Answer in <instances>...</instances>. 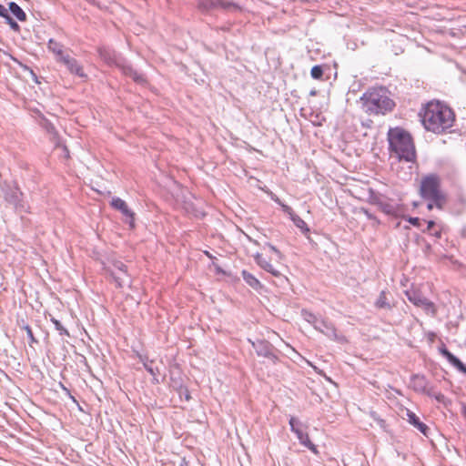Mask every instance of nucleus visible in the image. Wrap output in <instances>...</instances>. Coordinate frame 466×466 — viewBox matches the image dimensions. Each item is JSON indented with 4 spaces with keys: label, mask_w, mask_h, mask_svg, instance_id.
<instances>
[{
    "label": "nucleus",
    "mask_w": 466,
    "mask_h": 466,
    "mask_svg": "<svg viewBox=\"0 0 466 466\" xmlns=\"http://www.w3.org/2000/svg\"><path fill=\"white\" fill-rule=\"evenodd\" d=\"M454 119L452 110L439 101L429 102L421 115V122L424 127L437 134L451 128Z\"/></svg>",
    "instance_id": "f257e3e1"
},
{
    "label": "nucleus",
    "mask_w": 466,
    "mask_h": 466,
    "mask_svg": "<svg viewBox=\"0 0 466 466\" xmlns=\"http://www.w3.org/2000/svg\"><path fill=\"white\" fill-rule=\"evenodd\" d=\"M388 140L391 154L407 162L414 161L416 157L415 147L410 135L400 127L390 128L388 132Z\"/></svg>",
    "instance_id": "f03ea898"
},
{
    "label": "nucleus",
    "mask_w": 466,
    "mask_h": 466,
    "mask_svg": "<svg viewBox=\"0 0 466 466\" xmlns=\"http://www.w3.org/2000/svg\"><path fill=\"white\" fill-rule=\"evenodd\" d=\"M363 110L369 115L386 114L393 109L395 104L384 87H373L360 97Z\"/></svg>",
    "instance_id": "7ed1b4c3"
},
{
    "label": "nucleus",
    "mask_w": 466,
    "mask_h": 466,
    "mask_svg": "<svg viewBox=\"0 0 466 466\" xmlns=\"http://www.w3.org/2000/svg\"><path fill=\"white\" fill-rule=\"evenodd\" d=\"M420 194L425 200L434 202L437 208H443L445 196L441 190V181L437 175L431 174L421 179Z\"/></svg>",
    "instance_id": "20e7f679"
},
{
    "label": "nucleus",
    "mask_w": 466,
    "mask_h": 466,
    "mask_svg": "<svg viewBox=\"0 0 466 466\" xmlns=\"http://www.w3.org/2000/svg\"><path fill=\"white\" fill-rule=\"evenodd\" d=\"M5 200L11 205L16 212H27L28 206L23 199V193L16 185L4 183L2 186Z\"/></svg>",
    "instance_id": "39448f33"
},
{
    "label": "nucleus",
    "mask_w": 466,
    "mask_h": 466,
    "mask_svg": "<svg viewBox=\"0 0 466 466\" xmlns=\"http://www.w3.org/2000/svg\"><path fill=\"white\" fill-rule=\"evenodd\" d=\"M410 302L413 305L423 309L427 313L435 314L436 309L434 304L416 289H410L405 292Z\"/></svg>",
    "instance_id": "423d86ee"
},
{
    "label": "nucleus",
    "mask_w": 466,
    "mask_h": 466,
    "mask_svg": "<svg viewBox=\"0 0 466 466\" xmlns=\"http://www.w3.org/2000/svg\"><path fill=\"white\" fill-rule=\"evenodd\" d=\"M106 270L110 273L118 288L129 285L130 280L127 273V266L123 262L114 261L112 268Z\"/></svg>",
    "instance_id": "0eeeda50"
},
{
    "label": "nucleus",
    "mask_w": 466,
    "mask_h": 466,
    "mask_svg": "<svg viewBox=\"0 0 466 466\" xmlns=\"http://www.w3.org/2000/svg\"><path fill=\"white\" fill-rule=\"evenodd\" d=\"M370 202L377 206L386 215L398 216L400 208V206L382 196L372 195Z\"/></svg>",
    "instance_id": "6e6552de"
},
{
    "label": "nucleus",
    "mask_w": 466,
    "mask_h": 466,
    "mask_svg": "<svg viewBox=\"0 0 466 466\" xmlns=\"http://www.w3.org/2000/svg\"><path fill=\"white\" fill-rule=\"evenodd\" d=\"M248 341L251 343L258 356L264 357L273 363L278 360V357L274 352V347L269 342L263 339H258L256 341L248 339Z\"/></svg>",
    "instance_id": "1a4fd4ad"
},
{
    "label": "nucleus",
    "mask_w": 466,
    "mask_h": 466,
    "mask_svg": "<svg viewBox=\"0 0 466 466\" xmlns=\"http://www.w3.org/2000/svg\"><path fill=\"white\" fill-rule=\"evenodd\" d=\"M315 329L323 333L326 337L332 340L338 341L339 343L346 342L345 337L343 335L338 334L334 325L326 319H321Z\"/></svg>",
    "instance_id": "9d476101"
},
{
    "label": "nucleus",
    "mask_w": 466,
    "mask_h": 466,
    "mask_svg": "<svg viewBox=\"0 0 466 466\" xmlns=\"http://www.w3.org/2000/svg\"><path fill=\"white\" fill-rule=\"evenodd\" d=\"M111 206L120 211L127 218L126 222L133 228L135 227V213L128 208L127 204L120 198H113Z\"/></svg>",
    "instance_id": "9b49d317"
},
{
    "label": "nucleus",
    "mask_w": 466,
    "mask_h": 466,
    "mask_svg": "<svg viewBox=\"0 0 466 466\" xmlns=\"http://www.w3.org/2000/svg\"><path fill=\"white\" fill-rule=\"evenodd\" d=\"M63 63L67 70L79 77H86V75L84 72L83 67L79 65L77 60L72 56H70L68 54L66 56L62 57V60L60 61Z\"/></svg>",
    "instance_id": "f8f14e48"
},
{
    "label": "nucleus",
    "mask_w": 466,
    "mask_h": 466,
    "mask_svg": "<svg viewBox=\"0 0 466 466\" xmlns=\"http://www.w3.org/2000/svg\"><path fill=\"white\" fill-rule=\"evenodd\" d=\"M405 414L407 417V421L414 428H416L423 435L427 436L429 431L428 426L422 421H420V418L409 409L405 410Z\"/></svg>",
    "instance_id": "ddd939ff"
},
{
    "label": "nucleus",
    "mask_w": 466,
    "mask_h": 466,
    "mask_svg": "<svg viewBox=\"0 0 466 466\" xmlns=\"http://www.w3.org/2000/svg\"><path fill=\"white\" fill-rule=\"evenodd\" d=\"M283 212L289 216L294 225L299 228L303 233H309V228L307 223L297 214L294 213L293 209L289 206H283Z\"/></svg>",
    "instance_id": "4468645a"
},
{
    "label": "nucleus",
    "mask_w": 466,
    "mask_h": 466,
    "mask_svg": "<svg viewBox=\"0 0 466 466\" xmlns=\"http://www.w3.org/2000/svg\"><path fill=\"white\" fill-rule=\"evenodd\" d=\"M256 263L265 271L270 273L275 277L280 276V272L274 268V266L266 259L261 254L258 253L254 257Z\"/></svg>",
    "instance_id": "2eb2a0df"
},
{
    "label": "nucleus",
    "mask_w": 466,
    "mask_h": 466,
    "mask_svg": "<svg viewBox=\"0 0 466 466\" xmlns=\"http://www.w3.org/2000/svg\"><path fill=\"white\" fill-rule=\"evenodd\" d=\"M121 70L124 75L130 76L136 83L141 84V85L146 83V78H145L144 75H142V74L138 73L137 71H136L135 69H133L131 66L122 65Z\"/></svg>",
    "instance_id": "dca6fc26"
},
{
    "label": "nucleus",
    "mask_w": 466,
    "mask_h": 466,
    "mask_svg": "<svg viewBox=\"0 0 466 466\" xmlns=\"http://www.w3.org/2000/svg\"><path fill=\"white\" fill-rule=\"evenodd\" d=\"M100 57L105 60L107 64L112 65L115 64L117 66L121 67V64L117 61L116 56L115 52L107 49V48H100L99 49Z\"/></svg>",
    "instance_id": "f3484780"
},
{
    "label": "nucleus",
    "mask_w": 466,
    "mask_h": 466,
    "mask_svg": "<svg viewBox=\"0 0 466 466\" xmlns=\"http://www.w3.org/2000/svg\"><path fill=\"white\" fill-rule=\"evenodd\" d=\"M48 49L53 52L56 56V59L60 62L63 56H66L67 54H65L63 51V46L54 39H50L48 42Z\"/></svg>",
    "instance_id": "a211bd4d"
},
{
    "label": "nucleus",
    "mask_w": 466,
    "mask_h": 466,
    "mask_svg": "<svg viewBox=\"0 0 466 466\" xmlns=\"http://www.w3.org/2000/svg\"><path fill=\"white\" fill-rule=\"evenodd\" d=\"M241 275L245 282L251 288L258 289L261 287L259 280L247 270H242Z\"/></svg>",
    "instance_id": "6ab92c4d"
},
{
    "label": "nucleus",
    "mask_w": 466,
    "mask_h": 466,
    "mask_svg": "<svg viewBox=\"0 0 466 466\" xmlns=\"http://www.w3.org/2000/svg\"><path fill=\"white\" fill-rule=\"evenodd\" d=\"M440 352L443 357L446 358V360L450 362V364H451L454 368L457 369L459 367V365L461 363V361L456 356H454L451 352H450L447 348H445V347L440 348Z\"/></svg>",
    "instance_id": "aec40b11"
},
{
    "label": "nucleus",
    "mask_w": 466,
    "mask_h": 466,
    "mask_svg": "<svg viewBox=\"0 0 466 466\" xmlns=\"http://www.w3.org/2000/svg\"><path fill=\"white\" fill-rule=\"evenodd\" d=\"M9 10L19 21H25L26 19L25 13L15 2L9 4Z\"/></svg>",
    "instance_id": "412c9836"
},
{
    "label": "nucleus",
    "mask_w": 466,
    "mask_h": 466,
    "mask_svg": "<svg viewBox=\"0 0 466 466\" xmlns=\"http://www.w3.org/2000/svg\"><path fill=\"white\" fill-rule=\"evenodd\" d=\"M375 307L377 309H390V304L388 301L386 291L382 290L380 293L379 298L375 301Z\"/></svg>",
    "instance_id": "4be33fe9"
},
{
    "label": "nucleus",
    "mask_w": 466,
    "mask_h": 466,
    "mask_svg": "<svg viewBox=\"0 0 466 466\" xmlns=\"http://www.w3.org/2000/svg\"><path fill=\"white\" fill-rule=\"evenodd\" d=\"M289 425L291 431H293L299 440V438L305 433L301 429V422L296 418L291 417L289 419Z\"/></svg>",
    "instance_id": "5701e85b"
},
{
    "label": "nucleus",
    "mask_w": 466,
    "mask_h": 466,
    "mask_svg": "<svg viewBox=\"0 0 466 466\" xmlns=\"http://www.w3.org/2000/svg\"><path fill=\"white\" fill-rule=\"evenodd\" d=\"M301 316L307 322L311 324L314 327V329L318 326V324L319 323V320L321 319H319L317 316H315L313 313H311L306 309H303L301 311Z\"/></svg>",
    "instance_id": "b1692460"
},
{
    "label": "nucleus",
    "mask_w": 466,
    "mask_h": 466,
    "mask_svg": "<svg viewBox=\"0 0 466 466\" xmlns=\"http://www.w3.org/2000/svg\"><path fill=\"white\" fill-rule=\"evenodd\" d=\"M142 361H143V366L144 368L147 370V371L148 373H150L153 378H154V380L156 381H158V380L157 379V376L159 374V370L158 369H155L153 366H152V363H153V360H148L147 359H142Z\"/></svg>",
    "instance_id": "393cba45"
},
{
    "label": "nucleus",
    "mask_w": 466,
    "mask_h": 466,
    "mask_svg": "<svg viewBox=\"0 0 466 466\" xmlns=\"http://www.w3.org/2000/svg\"><path fill=\"white\" fill-rule=\"evenodd\" d=\"M299 442L300 444H302L303 446L307 447L308 449H309L310 451H312L313 452H317L316 451V446L310 441L309 440V437L308 435V433H304L300 438H299Z\"/></svg>",
    "instance_id": "a878e982"
},
{
    "label": "nucleus",
    "mask_w": 466,
    "mask_h": 466,
    "mask_svg": "<svg viewBox=\"0 0 466 466\" xmlns=\"http://www.w3.org/2000/svg\"><path fill=\"white\" fill-rule=\"evenodd\" d=\"M51 321L54 324L56 329L59 332L60 336H69L67 329L61 324L59 320H57L55 318H52Z\"/></svg>",
    "instance_id": "bb28decb"
},
{
    "label": "nucleus",
    "mask_w": 466,
    "mask_h": 466,
    "mask_svg": "<svg viewBox=\"0 0 466 466\" xmlns=\"http://www.w3.org/2000/svg\"><path fill=\"white\" fill-rule=\"evenodd\" d=\"M216 5L220 6L224 9H238V5L228 0H217Z\"/></svg>",
    "instance_id": "cd10ccee"
},
{
    "label": "nucleus",
    "mask_w": 466,
    "mask_h": 466,
    "mask_svg": "<svg viewBox=\"0 0 466 466\" xmlns=\"http://www.w3.org/2000/svg\"><path fill=\"white\" fill-rule=\"evenodd\" d=\"M413 380V382H414V389L416 390H424L425 389V380L423 377H420V376H413L412 378Z\"/></svg>",
    "instance_id": "c85d7f7f"
},
{
    "label": "nucleus",
    "mask_w": 466,
    "mask_h": 466,
    "mask_svg": "<svg viewBox=\"0 0 466 466\" xmlns=\"http://www.w3.org/2000/svg\"><path fill=\"white\" fill-rule=\"evenodd\" d=\"M310 75L314 79H320L323 75V68L321 66H314L311 68Z\"/></svg>",
    "instance_id": "c756f323"
},
{
    "label": "nucleus",
    "mask_w": 466,
    "mask_h": 466,
    "mask_svg": "<svg viewBox=\"0 0 466 466\" xmlns=\"http://www.w3.org/2000/svg\"><path fill=\"white\" fill-rule=\"evenodd\" d=\"M6 20L13 29H15V30L19 29L18 24L15 21H14L9 15L6 17Z\"/></svg>",
    "instance_id": "7c9ffc66"
},
{
    "label": "nucleus",
    "mask_w": 466,
    "mask_h": 466,
    "mask_svg": "<svg viewBox=\"0 0 466 466\" xmlns=\"http://www.w3.org/2000/svg\"><path fill=\"white\" fill-rule=\"evenodd\" d=\"M267 246L268 247V248L274 252L279 258H281V253L280 251L273 245L269 244V243H267Z\"/></svg>",
    "instance_id": "2f4dec72"
},
{
    "label": "nucleus",
    "mask_w": 466,
    "mask_h": 466,
    "mask_svg": "<svg viewBox=\"0 0 466 466\" xmlns=\"http://www.w3.org/2000/svg\"><path fill=\"white\" fill-rule=\"evenodd\" d=\"M0 16L6 18L8 16L7 9L0 4Z\"/></svg>",
    "instance_id": "473e14b6"
},
{
    "label": "nucleus",
    "mask_w": 466,
    "mask_h": 466,
    "mask_svg": "<svg viewBox=\"0 0 466 466\" xmlns=\"http://www.w3.org/2000/svg\"><path fill=\"white\" fill-rule=\"evenodd\" d=\"M408 221L415 227H418L420 225V219L418 218L410 217L408 218Z\"/></svg>",
    "instance_id": "72a5a7b5"
},
{
    "label": "nucleus",
    "mask_w": 466,
    "mask_h": 466,
    "mask_svg": "<svg viewBox=\"0 0 466 466\" xmlns=\"http://www.w3.org/2000/svg\"><path fill=\"white\" fill-rule=\"evenodd\" d=\"M271 199L276 202L278 205H279L281 207V208L283 209V206H287L286 204H284L276 195H272L271 196Z\"/></svg>",
    "instance_id": "f704fd0d"
},
{
    "label": "nucleus",
    "mask_w": 466,
    "mask_h": 466,
    "mask_svg": "<svg viewBox=\"0 0 466 466\" xmlns=\"http://www.w3.org/2000/svg\"><path fill=\"white\" fill-rule=\"evenodd\" d=\"M45 127H46V129L49 133H52V132H54V131H55V127H54V126H53L50 122H48V121H46V123H45Z\"/></svg>",
    "instance_id": "c9c22d12"
},
{
    "label": "nucleus",
    "mask_w": 466,
    "mask_h": 466,
    "mask_svg": "<svg viewBox=\"0 0 466 466\" xmlns=\"http://www.w3.org/2000/svg\"><path fill=\"white\" fill-rule=\"evenodd\" d=\"M363 213L366 215V217L369 219H374V220L376 219V217L374 215H372L370 212H369L367 209H364Z\"/></svg>",
    "instance_id": "e433bc0d"
},
{
    "label": "nucleus",
    "mask_w": 466,
    "mask_h": 466,
    "mask_svg": "<svg viewBox=\"0 0 466 466\" xmlns=\"http://www.w3.org/2000/svg\"><path fill=\"white\" fill-rule=\"evenodd\" d=\"M457 370L461 372V373H464L466 375V366L461 362L459 367L457 368Z\"/></svg>",
    "instance_id": "4c0bfd02"
},
{
    "label": "nucleus",
    "mask_w": 466,
    "mask_h": 466,
    "mask_svg": "<svg viewBox=\"0 0 466 466\" xmlns=\"http://www.w3.org/2000/svg\"><path fill=\"white\" fill-rule=\"evenodd\" d=\"M434 397L440 402H442L444 400V399H445L444 395L441 394V393H438Z\"/></svg>",
    "instance_id": "58836bf2"
},
{
    "label": "nucleus",
    "mask_w": 466,
    "mask_h": 466,
    "mask_svg": "<svg viewBox=\"0 0 466 466\" xmlns=\"http://www.w3.org/2000/svg\"><path fill=\"white\" fill-rule=\"evenodd\" d=\"M26 332H27L28 337H29L32 340H34L33 332H32L31 329H30L28 326L26 327Z\"/></svg>",
    "instance_id": "ea45409f"
},
{
    "label": "nucleus",
    "mask_w": 466,
    "mask_h": 466,
    "mask_svg": "<svg viewBox=\"0 0 466 466\" xmlns=\"http://www.w3.org/2000/svg\"><path fill=\"white\" fill-rule=\"evenodd\" d=\"M434 207H436V206H435V204H434V202H432V201H429V203H428V205H427V208H428L429 210H431Z\"/></svg>",
    "instance_id": "a19ab883"
},
{
    "label": "nucleus",
    "mask_w": 466,
    "mask_h": 466,
    "mask_svg": "<svg viewBox=\"0 0 466 466\" xmlns=\"http://www.w3.org/2000/svg\"><path fill=\"white\" fill-rule=\"evenodd\" d=\"M461 415L466 418V405L462 404L461 406Z\"/></svg>",
    "instance_id": "79ce46f5"
},
{
    "label": "nucleus",
    "mask_w": 466,
    "mask_h": 466,
    "mask_svg": "<svg viewBox=\"0 0 466 466\" xmlns=\"http://www.w3.org/2000/svg\"><path fill=\"white\" fill-rule=\"evenodd\" d=\"M62 148H63V151H64V153H65V157H69V151H68V149L66 148V146H63V147H62Z\"/></svg>",
    "instance_id": "37998d69"
},
{
    "label": "nucleus",
    "mask_w": 466,
    "mask_h": 466,
    "mask_svg": "<svg viewBox=\"0 0 466 466\" xmlns=\"http://www.w3.org/2000/svg\"><path fill=\"white\" fill-rule=\"evenodd\" d=\"M434 226V221L430 220L428 221V228L431 229Z\"/></svg>",
    "instance_id": "c03bdc74"
},
{
    "label": "nucleus",
    "mask_w": 466,
    "mask_h": 466,
    "mask_svg": "<svg viewBox=\"0 0 466 466\" xmlns=\"http://www.w3.org/2000/svg\"><path fill=\"white\" fill-rule=\"evenodd\" d=\"M379 423L381 427H384L385 421L383 420H379Z\"/></svg>",
    "instance_id": "a18cd8bd"
},
{
    "label": "nucleus",
    "mask_w": 466,
    "mask_h": 466,
    "mask_svg": "<svg viewBox=\"0 0 466 466\" xmlns=\"http://www.w3.org/2000/svg\"><path fill=\"white\" fill-rule=\"evenodd\" d=\"M180 466H188V465H187V463L185 461H183L181 462Z\"/></svg>",
    "instance_id": "49530a36"
},
{
    "label": "nucleus",
    "mask_w": 466,
    "mask_h": 466,
    "mask_svg": "<svg viewBox=\"0 0 466 466\" xmlns=\"http://www.w3.org/2000/svg\"><path fill=\"white\" fill-rule=\"evenodd\" d=\"M206 255H207L208 258H212V256H211L208 252H207V251H206Z\"/></svg>",
    "instance_id": "de8ad7c7"
}]
</instances>
